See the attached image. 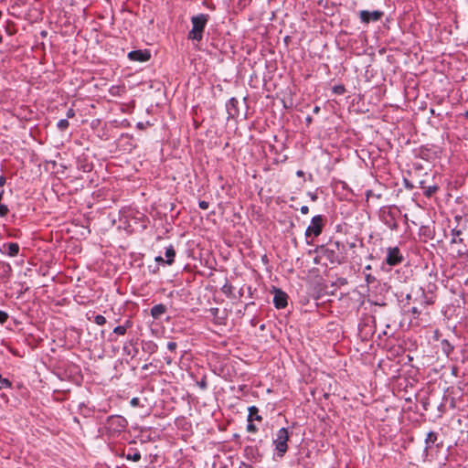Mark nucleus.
I'll return each mask as SVG.
<instances>
[{
    "mask_svg": "<svg viewBox=\"0 0 468 468\" xmlns=\"http://www.w3.org/2000/svg\"><path fill=\"white\" fill-rule=\"evenodd\" d=\"M321 257H324L331 264H343L347 260V250L346 244L339 240H329L319 249Z\"/></svg>",
    "mask_w": 468,
    "mask_h": 468,
    "instance_id": "obj_1",
    "label": "nucleus"
},
{
    "mask_svg": "<svg viewBox=\"0 0 468 468\" xmlns=\"http://www.w3.org/2000/svg\"><path fill=\"white\" fill-rule=\"evenodd\" d=\"M209 20V15L199 14L191 17L192 28L187 34L189 40L200 42L203 38L204 31Z\"/></svg>",
    "mask_w": 468,
    "mask_h": 468,
    "instance_id": "obj_2",
    "label": "nucleus"
},
{
    "mask_svg": "<svg viewBox=\"0 0 468 468\" xmlns=\"http://www.w3.org/2000/svg\"><path fill=\"white\" fill-rule=\"evenodd\" d=\"M127 424L126 419L122 416L112 415L107 418L104 429L109 437H115L125 431Z\"/></svg>",
    "mask_w": 468,
    "mask_h": 468,
    "instance_id": "obj_3",
    "label": "nucleus"
},
{
    "mask_svg": "<svg viewBox=\"0 0 468 468\" xmlns=\"http://www.w3.org/2000/svg\"><path fill=\"white\" fill-rule=\"evenodd\" d=\"M290 433L288 429L282 428L276 433V438L273 440L276 453L279 457H283L288 451V441Z\"/></svg>",
    "mask_w": 468,
    "mask_h": 468,
    "instance_id": "obj_4",
    "label": "nucleus"
},
{
    "mask_svg": "<svg viewBox=\"0 0 468 468\" xmlns=\"http://www.w3.org/2000/svg\"><path fill=\"white\" fill-rule=\"evenodd\" d=\"M324 227V218L322 215L314 216L311 220V225L305 230L307 244H311L308 240L310 237H318L322 234Z\"/></svg>",
    "mask_w": 468,
    "mask_h": 468,
    "instance_id": "obj_5",
    "label": "nucleus"
},
{
    "mask_svg": "<svg viewBox=\"0 0 468 468\" xmlns=\"http://www.w3.org/2000/svg\"><path fill=\"white\" fill-rule=\"evenodd\" d=\"M399 215L400 211L399 208H388V210L381 211L380 219L388 229H390L391 230H397L399 229L397 218Z\"/></svg>",
    "mask_w": 468,
    "mask_h": 468,
    "instance_id": "obj_6",
    "label": "nucleus"
},
{
    "mask_svg": "<svg viewBox=\"0 0 468 468\" xmlns=\"http://www.w3.org/2000/svg\"><path fill=\"white\" fill-rule=\"evenodd\" d=\"M404 261V256L402 255L399 247H388L387 249V257L385 262L389 266H396L400 264Z\"/></svg>",
    "mask_w": 468,
    "mask_h": 468,
    "instance_id": "obj_7",
    "label": "nucleus"
},
{
    "mask_svg": "<svg viewBox=\"0 0 468 468\" xmlns=\"http://www.w3.org/2000/svg\"><path fill=\"white\" fill-rule=\"evenodd\" d=\"M384 16V12L380 10H362L359 12V18L363 24H369L370 22L379 21Z\"/></svg>",
    "mask_w": 468,
    "mask_h": 468,
    "instance_id": "obj_8",
    "label": "nucleus"
},
{
    "mask_svg": "<svg viewBox=\"0 0 468 468\" xmlns=\"http://www.w3.org/2000/svg\"><path fill=\"white\" fill-rule=\"evenodd\" d=\"M274 296H273V304L277 309H283L288 304V295L286 292L282 291L281 289L274 288L273 289Z\"/></svg>",
    "mask_w": 468,
    "mask_h": 468,
    "instance_id": "obj_9",
    "label": "nucleus"
},
{
    "mask_svg": "<svg viewBox=\"0 0 468 468\" xmlns=\"http://www.w3.org/2000/svg\"><path fill=\"white\" fill-rule=\"evenodd\" d=\"M128 58L133 61L145 62L151 58V52L148 49H137L128 53Z\"/></svg>",
    "mask_w": 468,
    "mask_h": 468,
    "instance_id": "obj_10",
    "label": "nucleus"
},
{
    "mask_svg": "<svg viewBox=\"0 0 468 468\" xmlns=\"http://www.w3.org/2000/svg\"><path fill=\"white\" fill-rule=\"evenodd\" d=\"M433 446L436 448L442 447V441H439V435L435 431H430L425 438V452L431 449Z\"/></svg>",
    "mask_w": 468,
    "mask_h": 468,
    "instance_id": "obj_11",
    "label": "nucleus"
},
{
    "mask_svg": "<svg viewBox=\"0 0 468 468\" xmlns=\"http://www.w3.org/2000/svg\"><path fill=\"white\" fill-rule=\"evenodd\" d=\"M239 101L236 98H231L229 100V101L226 103V109L229 114V118H236L239 114Z\"/></svg>",
    "mask_w": 468,
    "mask_h": 468,
    "instance_id": "obj_12",
    "label": "nucleus"
},
{
    "mask_svg": "<svg viewBox=\"0 0 468 468\" xmlns=\"http://www.w3.org/2000/svg\"><path fill=\"white\" fill-rule=\"evenodd\" d=\"M0 250L3 254L15 257L19 252V245L16 242L5 243Z\"/></svg>",
    "mask_w": 468,
    "mask_h": 468,
    "instance_id": "obj_13",
    "label": "nucleus"
},
{
    "mask_svg": "<svg viewBox=\"0 0 468 468\" xmlns=\"http://www.w3.org/2000/svg\"><path fill=\"white\" fill-rule=\"evenodd\" d=\"M420 187L426 197H431L440 189L438 185L426 186L424 180L420 182Z\"/></svg>",
    "mask_w": 468,
    "mask_h": 468,
    "instance_id": "obj_14",
    "label": "nucleus"
},
{
    "mask_svg": "<svg viewBox=\"0 0 468 468\" xmlns=\"http://www.w3.org/2000/svg\"><path fill=\"white\" fill-rule=\"evenodd\" d=\"M166 306L164 303H159L151 308L150 314L154 319L157 320L160 319L162 315L166 313Z\"/></svg>",
    "mask_w": 468,
    "mask_h": 468,
    "instance_id": "obj_15",
    "label": "nucleus"
},
{
    "mask_svg": "<svg viewBox=\"0 0 468 468\" xmlns=\"http://www.w3.org/2000/svg\"><path fill=\"white\" fill-rule=\"evenodd\" d=\"M142 349L144 352L148 353L149 355H153L157 352L158 346L155 342L152 340H143Z\"/></svg>",
    "mask_w": 468,
    "mask_h": 468,
    "instance_id": "obj_16",
    "label": "nucleus"
},
{
    "mask_svg": "<svg viewBox=\"0 0 468 468\" xmlns=\"http://www.w3.org/2000/svg\"><path fill=\"white\" fill-rule=\"evenodd\" d=\"M249 414L247 417L248 422H252L253 420L261 421L262 417L259 414V409L256 406H250L248 409Z\"/></svg>",
    "mask_w": 468,
    "mask_h": 468,
    "instance_id": "obj_17",
    "label": "nucleus"
},
{
    "mask_svg": "<svg viewBox=\"0 0 468 468\" xmlns=\"http://www.w3.org/2000/svg\"><path fill=\"white\" fill-rule=\"evenodd\" d=\"M165 254L166 257L165 264L172 265L175 261V257H176V250H175L174 246L173 245L168 246L165 249Z\"/></svg>",
    "mask_w": 468,
    "mask_h": 468,
    "instance_id": "obj_18",
    "label": "nucleus"
},
{
    "mask_svg": "<svg viewBox=\"0 0 468 468\" xmlns=\"http://www.w3.org/2000/svg\"><path fill=\"white\" fill-rule=\"evenodd\" d=\"M133 452H129L125 454L124 451L122 450L121 453H119V456L125 457L127 460H132L133 462H139L141 460V453L137 449H133Z\"/></svg>",
    "mask_w": 468,
    "mask_h": 468,
    "instance_id": "obj_19",
    "label": "nucleus"
},
{
    "mask_svg": "<svg viewBox=\"0 0 468 468\" xmlns=\"http://www.w3.org/2000/svg\"><path fill=\"white\" fill-rule=\"evenodd\" d=\"M441 348L443 354L449 356L454 350V346L450 343L447 339H442L441 341Z\"/></svg>",
    "mask_w": 468,
    "mask_h": 468,
    "instance_id": "obj_20",
    "label": "nucleus"
},
{
    "mask_svg": "<svg viewBox=\"0 0 468 468\" xmlns=\"http://www.w3.org/2000/svg\"><path fill=\"white\" fill-rule=\"evenodd\" d=\"M246 455H251V460L257 461L259 458H261V454L257 448L252 446H248L245 448Z\"/></svg>",
    "mask_w": 468,
    "mask_h": 468,
    "instance_id": "obj_21",
    "label": "nucleus"
},
{
    "mask_svg": "<svg viewBox=\"0 0 468 468\" xmlns=\"http://www.w3.org/2000/svg\"><path fill=\"white\" fill-rule=\"evenodd\" d=\"M233 290L234 287L229 282H226L221 288V292L229 298L234 297Z\"/></svg>",
    "mask_w": 468,
    "mask_h": 468,
    "instance_id": "obj_22",
    "label": "nucleus"
},
{
    "mask_svg": "<svg viewBox=\"0 0 468 468\" xmlns=\"http://www.w3.org/2000/svg\"><path fill=\"white\" fill-rule=\"evenodd\" d=\"M420 303L421 305L433 304L434 303V297L432 295L431 296H427L424 293V291H422L420 298Z\"/></svg>",
    "mask_w": 468,
    "mask_h": 468,
    "instance_id": "obj_23",
    "label": "nucleus"
},
{
    "mask_svg": "<svg viewBox=\"0 0 468 468\" xmlns=\"http://www.w3.org/2000/svg\"><path fill=\"white\" fill-rule=\"evenodd\" d=\"M0 271L4 276H9L12 271L11 265L7 262L0 261Z\"/></svg>",
    "mask_w": 468,
    "mask_h": 468,
    "instance_id": "obj_24",
    "label": "nucleus"
},
{
    "mask_svg": "<svg viewBox=\"0 0 468 468\" xmlns=\"http://www.w3.org/2000/svg\"><path fill=\"white\" fill-rule=\"evenodd\" d=\"M69 126V122L67 119H61L58 122L57 127L59 131L64 132L66 131Z\"/></svg>",
    "mask_w": 468,
    "mask_h": 468,
    "instance_id": "obj_25",
    "label": "nucleus"
},
{
    "mask_svg": "<svg viewBox=\"0 0 468 468\" xmlns=\"http://www.w3.org/2000/svg\"><path fill=\"white\" fill-rule=\"evenodd\" d=\"M12 388V382L0 374V389Z\"/></svg>",
    "mask_w": 468,
    "mask_h": 468,
    "instance_id": "obj_26",
    "label": "nucleus"
},
{
    "mask_svg": "<svg viewBox=\"0 0 468 468\" xmlns=\"http://www.w3.org/2000/svg\"><path fill=\"white\" fill-rule=\"evenodd\" d=\"M346 87L342 84L335 85L333 87V92L337 95H342L346 92Z\"/></svg>",
    "mask_w": 468,
    "mask_h": 468,
    "instance_id": "obj_27",
    "label": "nucleus"
},
{
    "mask_svg": "<svg viewBox=\"0 0 468 468\" xmlns=\"http://www.w3.org/2000/svg\"><path fill=\"white\" fill-rule=\"evenodd\" d=\"M452 243H456V242H462V239L458 238L461 234H462V231L461 230H457V229H452Z\"/></svg>",
    "mask_w": 468,
    "mask_h": 468,
    "instance_id": "obj_28",
    "label": "nucleus"
},
{
    "mask_svg": "<svg viewBox=\"0 0 468 468\" xmlns=\"http://www.w3.org/2000/svg\"><path fill=\"white\" fill-rule=\"evenodd\" d=\"M94 323L98 325H103L106 324V318L101 314H97L94 317Z\"/></svg>",
    "mask_w": 468,
    "mask_h": 468,
    "instance_id": "obj_29",
    "label": "nucleus"
},
{
    "mask_svg": "<svg viewBox=\"0 0 468 468\" xmlns=\"http://www.w3.org/2000/svg\"><path fill=\"white\" fill-rule=\"evenodd\" d=\"M8 213H9L8 207L6 205L1 203L0 204V217L1 218L6 217Z\"/></svg>",
    "mask_w": 468,
    "mask_h": 468,
    "instance_id": "obj_30",
    "label": "nucleus"
},
{
    "mask_svg": "<svg viewBox=\"0 0 468 468\" xmlns=\"http://www.w3.org/2000/svg\"><path fill=\"white\" fill-rule=\"evenodd\" d=\"M197 386L204 390L207 388V381L206 376H203L202 378L197 381Z\"/></svg>",
    "mask_w": 468,
    "mask_h": 468,
    "instance_id": "obj_31",
    "label": "nucleus"
},
{
    "mask_svg": "<svg viewBox=\"0 0 468 468\" xmlns=\"http://www.w3.org/2000/svg\"><path fill=\"white\" fill-rule=\"evenodd\" d=\"M127 330L122 325H118L113 329V333L119 335H124Z\"/></svg>",
    "mask_w": 468,
    "mask_h": 468,
    "instance_id": "obj_32",
    "label": "nucleus"
},
{
    "mask_svg": "<svg viewBox=\"0 0 468 468\" xmlns=\"http://www.w3.org/2000/svg\"><path fill=\"white\" fill-rule=\"evenodd\" d=\"M365 281L367 284H372L374 283L377 280H376V277L370 273H367L365 274Z\"/></svg>",
    "mask_w": 468,
    "mask_h": 468,
    "instance_id": "obj_33",
    "label": "nucleus"
},
{
    "mask_svg": "<svg viewBox=\"0 0 468 468\" xmlns=\"http://www.w3.org/2000/svg\"><path fill=\"white\" fill-rule=\"evenodd\" d=\"M8 314L0 310V324H4L8 320Z\"/></svg>",
    "mask_w": 468,
    "mask_h": 468,
    "instance_id": "obj_34",
    "label": "nucleus"
},
{
    "mask_svg": "<svg viewBox=\"0 0 468 468\" xmlns=\"http://www.w3.org/2000/svg\"><path fill=\"white\" fill-rule=\"evenodd\" d=\"M167 348L169 351L176 353L177 348V344L174 341H170L167 343Z\"/></svg>",
    "mask_w": 468,
    "mask_h": 468,
    "instance_id": "obj_35",
    "label": "nucleus"
},
{
    "mask_svg": "<svg viewBox=\"0 0 468 468\" xmlns=\"http://www.w3.org/2000/svg\"><path fill=\"white\" fill-rule=\"evenodd\" d=\"M247 431L249 432H257L258 431V428L252 422H248Z\"/></svg>",
    "mask_w": 468,
    "mask_h": 468,
    "instance_id": "obj_36",
    "label": "nucleus"
},
{
    "mask_svg": "<svg viewBox=\"0 0 468 468\" xmlns=\"http://www.w3.org/2000/svg\"><path fill=\"white\" fill-rule=\"evenodd\" d=\"M130 404L132 407H140V399L139 398H133L130 401Z\"/></svg>",
    "mask_w": 468,
    "mask_h": 468,
    "instance_id": "obj_37",
    "label": "nucleus"
},
{
    "mask_svg": "<svg viewBox=\"0 0 468 468\" xmlns=\"http://www.w3.org/2000/svg\"><path fill=\"white\" fill-rule=\"evenodd\" d=\"M208 206H209V203L207 201H205V200H200L198 202V207L201 208V209H207L208 208Z\"/></svg>",
    "mask_w": 468,
    "mask_h": 468,
    "instance_id": "obj_38",
    "label": "nucleus"
},
{
    "mask_svg": "<svg viewBox=\"0 0 468 468\" xmlns=\"http://www.w3.org/2000/svg\"><path fill=\"white\" fill-rule=\"evenodd\" d=\"M410 312L414 315V318H417L420 314V311L415 306H413Z\"/></svg>",
    "mask_w": 468,
    "mask_h": 468,
    "instance_id": "obj_39",
    "label": "nucleus"
},
{
    "mask_svg": "<svg viewBox=\"0 0 468 468\" xmlns=\"http://www.w3.org/2000/svg\"><path fill=\"white\" fill-rule=\"evenodd\" d=\"M122 326H123L126 330H128V329L132 328V326H133V321H132V320H130V319L126 320V321L124 322V324H122Z\"/></svg>",
    "mask_w": 468,
    "mask_h": 468,
    "instance_id": "obj_40",
    "label": "nucleus"
},
{
    "mask_svg": "<svg viewBox=\"0 0 468 468\" xmlns=\"http://www.w3.org/2000/svg\"><path fill=\"white\" fill-rule=\"evenodd\" d=\"M209 313L214 316V317H217L218 313H219V309L217 308V307H214V308H210L209 309Z\"/></svg>",
    "mask_w": 468,
    "mask_h": 468,
    "instance_id": "obj_41",
    "label": "nucleus"
},
{
    "mask_svg": "<svg viewBox=\"0 0 468 468\" xmlns=\"http://www.w3.org/2000/svg\"><path fill=\"white\" fill-rule=\"evenodd\" d=\"M66 116L69 119V118H73L75 116V111L72 108L69 109L67 113H66Z\"/></svg>",
    "mask_w": 468,
    "mask_h": 468,
    "instance_id": "obj_42",
    "label": "nucleus"
},
{
    "mask_svg": "<svg viewBox=\"0 0 468 468\" xmlns=\"http://www.w3.org/2000/svg\"><path fill=\"white\" fill-rule=\"evenodd\" d=\"M404 186L407 189L414 188V186L408 179H404Z\"/></svg>",
    "mask_w": 468,
    "mask_h": 468,
    "instance_id": "obj_43",
    "label": "nucleus"
},
{
    "mask_svg": "<svg viewBox=\"0 0 468 468\" xmlns=\"http://www.w3.org/2000/svg\"><path fill=\"white\" fill-rule=\"evenodd\" d=\"M451 372H452V376H454V377H458V373H459V368H458V367L453 366V367H452Z\"/></svg>",
    "mask_w": 468,
    "mask_h": 468,
    "instance_id": "obj_44",
    "label": "nucleus"
},
{
    "mask_svg": "<svg viewBox=\"0 0 468 468\" xmlns=\"http://www.w3.org/2000/svg\"><path fill=\"white\" fill-rule=\"evenodd\" d=\"M165 358V361L167 365H171L173 360H174V357L170 356H166L164 357Z\"/></svg>",
    "mask_w": 468,
    "mask_h": 468,
    "instance_id": "obj_45",
    "label": "nucleus"
},
{
    "mask_svg": "<svg viewBox=\"0 0 468 468\" xmlns=\"http://www.w3.org/2000/svg\"><path fill=\"white\" fill-rule=\"evenodd\" d=\"M301 212H302V214H303V215L308 214V213H309V207H308L307 206H303V207H301Z\"/></svg>",
    "mask_w": 468,
    "mask_h": 468,
    "instance_id": "obj_46",
    "label": "nucleus"
},
{
    "mask_svg": "<svg viewBox=\"0 0 468 468\" xmlns=\"http://www.w3.org/2000/svg\"><path fill=\"white\" fill-rule=\"evenodd\" d=\"M5 182H6L5 176L1 175L0 176V186L3 187L5 186Z\"/></svg>",
    "mask_w": 468,
    "mask_h": 468,
    "instance_id": "obj_47",
    "label": "nucleus"
},
{
    "mask_svg": "<svg viewBox=\"0 0 468 468\" xmlns=\"http://www.w3.org/2000/svg\"><path fill=\"white\" fill-rule=\"evenodd\" d=\"M305 122H306V124L309 125L312 123L313 122V117L308 115L306 118H305Z\"/></svg>",
    "mask_w": 468,
    "mask_h": 468,
    "instance_id": "obj_48",
    "label": "nucleus"
},
{
    "mask_svg": "<svg viewBox=\"0 0 468 468\" xmlns=\"http://www.w3.org/2000/svg\"><path fill=\"white\" fill-rule=\"evenodd\" d=\"M321 111V108L319 106H314V108L313 109V112L314 114H318Z\"/></svg>",
    "mask_w": 468,
    "mask_h": 468,
    "instance_id": "obj_49",
    "label": "nucleus"
},
{
    "mask_svg": "<svg viewBox=\"0 0 468 468\" xmlns=\"http://www.w3.org/2000/svg\"><path fill=\"white\" fill-rule=\"evenodd\" d=\"M155 261H156L157 262H163V263H165V261L161 256H157V257L155 258Z\"/></svg>",
    "mask_w": 468,
    "mask_h": 468,
    "instance_id": "obj_50",
    "label": "nucleus"
},
{
    "mask_svg": "<svg viewBox=\"0 0 468 468\" xmlns=\"http://www.w3.org/2000/svg\"><path fill=\"white\" fill-rule=\"evenodd\" d=\"M347 245H348V247H349L350 249H354V248H356V242H355V241H353V242H348V243H347Z\"/></svg>",
    "mask_w": 468,
    "mask_h": 468,
    "instance_id": "obj_51",
    "label": "nucleus"
},
{
    "mask_svg": "<svg viewBox=\"0 0 468 468\" xmlns=\"http://www.w3.org/2000/svg\"><path fill=\"white\" fill-rule=\"evenodd\" d=\"M373 195V191L372 190H367V193H366V197L368 199L369 197H371Z\"/></svg>",
    "mask_w": 468,
    "mask_h": 468,
    "instance_id": "obj_52",
    "label": "nucleus"
},
{
    "mask_svg": "<svg viewBox=\"0 0 468 468\" xmlns=\"http://www.w3.org/2000/svg\"><path fill=\"white\" fill-rule=\"evenodd\" d=\"M5 31H6V33H7L9 36H12V35H14V34H15V31H11V29H9V27H8L5 28Z\"/></svg>",
    "mask_w": 468,
    "mask_h": 468,
    "instance_id": "obj_53",
    "label": "nucleus"
},
{
    "mask_svg": "<svg viewBox=\"0 0 468 468\" xmlns=\"http://www.w3.org/2000/svg\"><path fill=\"white\" fill-rule=\"evenodd\" d=\"M339 282H340L341 284H346L347 283V281H346V278H340Z\"/></svg>",
    "mask_w": 468,
    "mask_h": 468,
    "instance_id": "obj_54",
    "label": "nucleus"
},
{
    "mask_svg": "<svg viewBox=\"0 0 468 468\" xmlns=\"http://www.w3.org/2000/svg\"><path fill=\"white\" fill-rule=\"evenodd\" d=\"M340 185L342 186V188H344V189H347L348 188L346 183L344 182V181H341Z\"/></svg>",
    "mask_w": 468,
    "mask_h": 468,
    "instance_id": "obj_55",
    "label": "nucleus"
},
{
    "mask_svg": "<svg viewBox=\"0 0 468 468\" xmlns=\"http://www.w3.org/2000/svg\"><path fill=\"white\" fill-rule=\"evenodd\" d=\"M296 174H297L298 176H303V172L302 170L297 171Z\"/></svg>",
    "mask_w": 468,
    "mask_h": 468,
    "instance_id": "obj_56",
    "label": "nucleus"
},
{
    "mask_svg": "<svg viewBox=\"0 0 468 468\" xmlns=\"http://www.w3.org/2000/svg\"><path fill=\"white\" fill-rule=\"evenodd\" d=\"M365 270H367V271L371 270V265H367V266L365 267Z\"/></svg>",
    "mask_w": 468,
    "mask_h": 468,
    "instance_id": "obj_57",
    "label": "nucleus"
},
{
    "mask_svg": "<svg viewBox=\"0 0 468 468\" xmlns=\"http://www.w3.org/2000/svg\"><path fill=\"white\" fill-rule=\"evenodd\" d=\"M148 367H149V365H147V364H146V365L143 366V367H142V368H143L144 370H146V369H148Z\"/></svg>",
    "mask_w": 468,
    "mask_h": 468,
    "instance_id": "obj_58",
    "label": "nucleus"
},
{
    "mask_svg": "<svg viewBox=\"0 0 468 468\" xmlns=\"http://www.w3.org/2000/svg\"><path fill=\"white\" fill-rule=\"evenodd\" d=\"M250 323H251V325H252V326H255V325H256V322H255V320H254V319H252Z\"/></svg>",
    "mask_w": 468,
    "mask_h": 468,
    "instance_id": "obj_59",
    "label": "nucleus"
},
{
    "mask_svg": "<svg viewBox=\"0 0 468 468\" xmlns=\"http://www.w3.org/2000/svg\"><path fill=\"white\" fill-rule=\"evenodd\" d=\"M260 329H261V330H264V329H265V324H261V325L260 326Z\"/></svg>",
    "mask_w": 468,
    "mask_h": 468,
    "instance_id": "obj_60",
    "label": "nucleus"
},
{
    "mask_svg": "<svg viewBox=\"0 0 468 468\" xmlns=\"http://www.w3.org/2000/svg\"><path fill=\"white\" fill-rule=\"evenodd\" d=\"M250 304H254V303H253V302H250V303H247V304L245 305V308H244V309H246Z\"/></svg>",
    "mask_w": 468,
    "mask_h": 468,
    "instance_id": "obj_61",
    "label": "nucleus"
},
{
    "mask_svg": "<svg viewBox=\"0 0 468 468\" xmlns=\"http://www.w3.org/2000/svg\"><path fill=\"white\" fill-rule=\"evenodd\" d=\"M317 197L315 195H312V199L316 200Z\"/></svg>",
    "mask_w": 468,
    "mask_h": 468,
    "instance_id": "obj_62",
    "label": "nucleus"
},
{
    "mask_svg": "<svg viewBox=\"0 0 468 468\" xmlns=\"http://www.w3.org/2000/svg\"><path fill=\"white\" fill-rule=\"evenodd\" d=\"M464 116H465V118L468 119V110L464 112Z\"/></svg>",
    "mask_w": 468,
    "mask_h": 468,
    "instance_id": "obj_63",
    "label": "nucleus"
},
{
    "mask_svg": "<svg viewBox=\"0 0 468 468\" xmlns=\"http://www.w3.org/2000/svg\"><path fill=\"white\" fill-rule=\"evenodd\" d=\"M3 42V37L2 35L0 34V44Z\"/></svg>",
    "mask_w": 468,
    "mask_h": 468,
    "instance_id": "obj_64",
    "label": "nucleus"
}]
</instances>
